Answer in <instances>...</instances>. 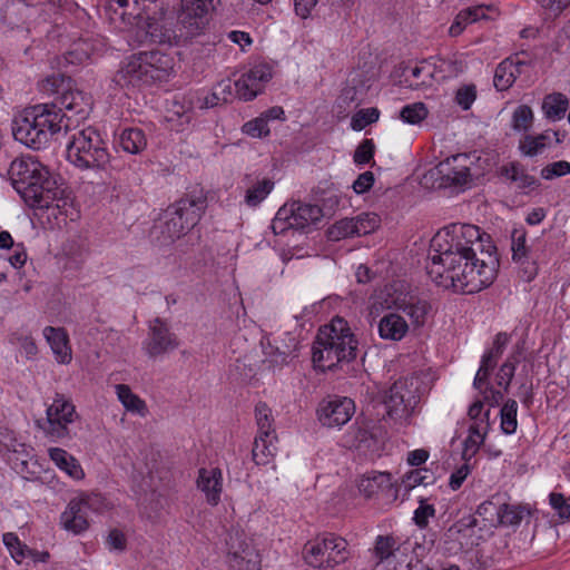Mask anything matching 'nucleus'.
Segmentation results:
<instances>
[{"mask_svg":"<svg viewBox=\"0 0 570 570\" xmlns=\"http://www.w3.org/2000/svg\"><path fill=\"white\" fill-rule=\"evenodd\" d=\"M243 132L254 138L267 136L269 134V128L266 118L259 116L253 120L247 121L243 126Z\"/></svg>","mask_w":570,"mask_h":570,"instance_id":"54","label":"nucleus"},{"mask_svg":"<svg viewBox=\"0 0 570 570\" xmlns=\"http://www.w3.org/2000/svg\"><path fill=\"white\" fill-rule=\"evenodd\" d=\"M518 403L517 401L509 399L500 411L501 416V430L504 434L511 435L517 431L518 420Z\"/></svg>","mask_w":570,"mask_h":570,"instance_id":"40","label":"nucleus"},{"mask_svg":"<svg viewBox=\"0 0 570 570\" xmlns=\"http://www.w3.org/2000/svg\"><path fill=\"white\" fill-rule=\"evenodd\" d=\"M355 413L354 401L346 396H327L317 407V417L322 425L341 428L345 425Z\"/></svg>","mask_w":570,"mask_h":570,"instance_id":"12","label":"nucleus"},{"mask_svg":"<svg viewBox=\"0 0 570 570\" xmlns=\"http://www.w3.org/2000/svg\"><path fill=\"white\" fill-rule=\"evenodd\" d=\"M116 144L125 153L137 155L146 149L147 137L142 129L138 127H128L119 132L116 139Z\"/></svg>","mask_w":570,"mask_h":570,"instance_id":"31","label":"nucleus"},{"mask_svg":"<svg viewBox=\"0 0 570 570\" xmlns=\"http://www.w3.org/2000/svg\"><path fill=\"white\" fill-rule=\"evenodd\" d=\"M476 99V87L474 85H465L460 87L455 94V102L463 109L468 110Z\"/></svg>","mask_w":570,"mask_h":570,"instance_id":"55","label":"nucleus"},{"mask_svg":"<svg viewBox=\"0 0 570 570\" xmlns=\"http://www.w3.org/2000/svg\"><path fill=\"white\" fill-rule=\"evenodd\" d=\"M67 159L80 170H106L110 154L100 132L94 127L77 130L67 144Z\"/></svg>","mask_w":570,"mask_h":570,"instance_id":"6","label":"nucleus"},{"mask_svg":"<svg viewBox=\"0 0 570 570\" xmlns=\"http://www.w3.org/2000/svg\"><path fill=\"white\" fill-rule=\"evenodd\" d=\"M428 114V108L423 102H414L404 106L400 111V117L406 124L416 125L424 120Z\"/></svg>","mask_w":570,"mask_h":570,"instance_id":"42","label":"nucleus"},{"mask_svg":"<svg viewBox=\"0 0 570 570\" xmlns=\"http://www.w3.org/2000/svg\"><path fill=\"white\" fill-rule=\"evenodd\" d=\"M43 336L50 345L56 361L60 364H69L72 360V351L67 331L62 327L46 326Z\"/></svg>","mask_w":570,"mask_h":570,"instance_id":"26","label":"nucleus"},{"mask_svg":"<svg viewBox=\"0 0 570 570\" xmlns=\"http://www.w3.org/2000/svg\"><path fill=\"white\" fill-rule=\"evenodd\" d=\"M207 207L203 193L189 194L170 205L160 218L164 243H173L186 235L200 220Z\"/></svg>","mask_w":570,"mask_h":570,"instance_id":"7","label":"nucleus"},{"mask_svg":"<svg viewBox=\"0 0 570 570\" xmlns=\"http://www.w3.org/2000/svg\"><path fill=\"white\" fill-rule=\"evenodd\" d=\"M297 347L298 341L296 336L291 333H284V337L275 340V345L269 344V350L265 353L269 356L271 363L283 366L287 364L289 360L296 357Z\"/></svg>","mask_w":570,"mask_h":570,"instance_id":"29","label":"nucleus"},{"mask_svg":"<svg viewBox=\"0 0 570 570\" xmlns=\"http://www.w3.org/2000/svg\"><path fill=\"white\" fill-rule=\"evenodd\" d=\"M381 219L374 213H363L353 217V227L357 237L374 232L380 226Z\"/></svg>","mask_w":570,"mask_h":570,"instance_id":"41","label":"nucleus"},{"mask_svg":"<svg viewBox=\"0 0 570 570\" xmlns=\"http://www.w3.org/2000/svg\"><path fill=\"white\" fill-rule=\"evenodd\" d=\"M374 184V175L372 171H364L353 183V189L356 194H364L371 189Z\"/></svg>","mask_w":570,"mask_h":570,"instance_id":"63","label":"nucleus"},{"mask_svg":"<svg viewBox=\"0 0 570 570\" xmlns=\"http://www.w3.org/2000/svg\"><path fill=\"white\" fill-rule=\"evenodd\" d=\"M531 513L528 504L499 503L497 522L503 527H518L522 521H529Z\"/></svg>","mask_w":570,"mask_h":570,"instance_id":"30","label":"nucleus"},{"mask_svg":"<svg viewBox=\"0 0 570 570\" xmlns=\"http://www.w3.org/2000/svg\"><path fill=\"white\" fill-rule=\"evenodd\" d=\"M322 217L317 205L292 202L283 205L276 213L271 228L275 235L285 234L288 229H305Z\"/></svg>","mask_w":570,"mask_h":570,"instance_id":"11","label":"nucleus"},{"mask_svg":"<svg viewBox=\"0 0 570 570\" xmlns=\"http://www.w3.org/2000/svg\"><path fill=\"white\" fill-rule=\"evenodd\" d=\"M272 76V68L268 65H255L234 82L236 97L244 101L254 99L263 91Z\"/></svg>","mask_w":570,"mask_h":570,"instance_id":"15","label":"nucleus"},{"mask_svg":"<svg viewBox=\"0 0 570 570\" xmlns=\"http://www.w3.org/2000/svg\"><path fill=\"white\" fill-rule=\"evenodd\" d=\"M473 17L471 16V12L469 11V8L461 10L453 23L451 24L449 29V33L452 37H458L462 33V31L466 28V26L473 23Z\"/></svg>","mask_w":570,"mask_h":570,"instance_id":"56","label":"nucleus"},{"mask_svg":"<svg viewBox=\"0 0 570 570\" xmlns=\"http://www.w3.org/2000/svg\"><path fill=\"white\" fill-rule=\"evenodd\" d=\"M350 557L345 539L333 533L308 541L303 549L305 562L316 569H333Z\"/></svg>","mask_w":570,"mask_h":570,"instance_id":"8","label":"nucleus"},{"mask_svg":"<svg viewBox=\"0 0 570 570\" xmlns=\"http://www.w3.org/2000/svg\"><path fill=\"white\" fill-rule=\"evenodd\" d=\"M512 259L521 263L528 258L529 246L527 245V230L524 227H515L511 233Z\"/></svg>","mask_w":570,"mask_h":570,"instance_id":"39","label":"nucleus"},{"mask_svg":"<svg viewBox=\"0 0 570 570\" xmlns=\"http://www.w3.org/2000/svg\"><path fill=\"white\" fill-rule=\"evenodd\" d=\"M88 509L89 503L86 499L71 500L60 517L63 529L73 534L86 531L89 528Z\"/></svg>","mask_w":570,"mask_h":570,"instance_id":"23","label":"nucleus"},{"mask_svg":"<svg viewBox=\"0 0 570 570\" xmlns=\"http://www.w3.org/2000/svg\"><path fill=\"white\" fill-rule=\"evenodd\" d=\"M568 106L569 100L566 95L553 92L544 97L542 110L549 120L558 121L564 117Z\"/></svg>","mask_w":570,"mask_h":570,"instance_id":"34","label":"nucleus"},{"mask_svg":"<svg viewBox=\"0 0 570 570\" xmlns=\"http://www.w3.org/2000/svg\"><path fill=\"white\" fill-rule=\"evenodd\" d=\"M394 306L411 320L414 327L424 325L431 308L425 299L415 296L397 297L394 299Z\"/></svg>","mask_w":570,"mask_h":570,"instance_id":"28","label":"nucleus"},{"mask_svg":"<svg viewBox=\"0 0 570 570\" xmlns=\"http://www.w3.org/2000/svg\"><path fill=\"white\" fill-rule=\"evenodd\" d=\"M548 137L543 134L538 136H525L520 141V149L525 156L533 157L540 154L547 146Z\"/></svg>","mask_w":570,"mask_h":570,"instance_id":"47","label":"nucleus"},{"mask_svg":"<svg viewBox=\"0 0 570 570\" xmlns=\"http://www.w3.org/2000/svg\"><path fill=\"white\" fill-rule=\"evenodd\" d=\"M495 366H493L490 363H485L484 360L481 358L480 367L474 376L473 380V387L479 390L480 392L484 390L487 385H490L488 380L490 376V373Z\"/></svg>","mask_w":570,"mask_h":570,"instance_id":"58","label":"nucleus"},{"mask_svg":"<svg viewBox=\"0 0 570 570\" xmlns=\"http://www.w3.org/2000/svg\"><path fill=\"white\" fill-rule=\"evenodd\" d=\"M274 186L273 179L253 173L243 177L239 188L243 190L245 205L257 207L272 193Z\"/></svg>","mask_w":570,"mask_h":570,"instance_id":"20","label":"nucleus"},{"mask_svg":"<svg viewBox=\"0 0 570 570\" xmlns=\"http://www.w3.org/2000/svg\"><path fill=\"white\" fill-rule=\"evenodd\" d=\"M354 236H356V234L355 228L353 227V217L341 219L328 228V237L332 240H340L342 238Z\"/></svg>","mask_w":570,"mask_h":570,"instance_id":"51","label":"nucleus"},{"mask_svg":"<svg viewBox=\"0 0 570 570\" xmlns=\"http://www.w3.org/2000/svg\"><path fill=\"white\" fill-rule=\"evenodd\" d=\"M108 9L126 24H132L136 19H150L161 6L158 0H108Z\"/></svg>","mask_w":570,"mask_h":570,"instance_id":"17","label":"nucleus"},{"mask_svg":"<svg viewBox=\"0 0 570 570\" xmlns=\"http://www.w3.org/2000/svg\"><path fill=\"white\" fill-rule=\"evenodd\" d=\"M215 90L224 104L229 102L234 97H236L234 82H232L230 79H224L219 81L215 86Z\"/></svg>","mask_w":570,"mask_h":570,"instance_id":"62","label":"nucleus"},{"mask_svg":"<svg viewBox=\"0 0 570 570\" xmlns=\"http://www.w3.org/2000/svg\"><path fill=\"white\" fill-rule=\"evenodd\" d=\"M550 504L560 518L570 519V499L567 500L561 493H551Z\"/></svg>","mask_w":570,"mask_h":570,"instance_id":"59","label":"nucleus"},{"mask_svg":"<svg viewBox=\"0 0 570 570\" xmlns=\"http://www.w3.org/2000/svg\"><path fill=\"white\" fill-rule=\"evenodd\" d=\"M116 393L118 400L128 412L138 414L142 417L147 415L148 409L146 402L142 399H140L137 394L132 393L131 389L128 385H116Z\"/></svg>","mask_w":570,"mask_h":570,"instance_id":"35","label":"nucleus"},{"mask_svg":"<svg viewBox=\"0 0 570 570\" xmlns=\"http://www.w3.org/2000/svg\"><path fill=\"white\" fill-rule=\"evenodd\" d=\"M196 483L209 505L215 507L219 503L223 492V473L220 469H199Z\"/></svg>","mask_w":570,"mask_h":570,"instance_id":"24","label":"nucleus"},{"mask_svg":"<svg viewBox=\"0 0 570 570\" xmlns=\"http://www.w3.org/2000/svg\"><path fill=\"white\" fill-rule=\"evenodd\" d=\"M48 454L56 465L71 478L76 480L83 478L85 473L81 465L66 450L60 448H50L48 450Z\"/></svg>","mask_w":570,"mask_h":570,"instance_id":"32","label":"nucleus"},{"mask_svg":"<svg viewBox=\"0 0 570 570\" xmlns=\"http://www.w3.org/2000/svg\"><path fill=\"white\" fill-rule=\"evenodd\" d=\"M70 80V78H67L61 73H53L41 81L40 90L43 94L57 95L58 97L60 96L61 91L67 88V83Z\"/></svg>","mask_w":570,"mask_h":570,"instance_id":"46","label":"nucleus"},{"mask_svg":"<svg viewBox=\"0 0 570 570\" xmlns=\"http://www.w3.org/2000/svg\"><path fill=\"white\" fill-rule=\"evenodd\" d=\"M532 120V109L527 105H521L513 112L512 127L514 130L525 131L531 127Z\"/></svg>","mask_w":570,"mask_h":570,"instance_id":"48","label":"nucleus"},{"mask_svg":"<svg viewBox=\"0 0 570 570\" xmlns=\"http://www.w3.org/2000/svg\"><path fill=\"white\" fill-rule=\"evenodd\" d=\"M357 344L347 322L337 316L318 330L313 346V362L322 370H333L338 363L356 357Z\"/></svg>","mask_w":570,"mask_h":570,"instance_id":"5","label":"nucleus"},{"mask_svg":"<svg viewBox=\"0 0 570 570\" xmlns=\"http://www.w3.org/2000/svg\"><path fill=\"white\" fill-rule=\"evenodd\" d=\"M229 564L230 570H259L257 556L253 552H246L244 556L233 553Z\"/></svg>","mask_w":570,"mask_h":570,"instance_id":"50","label":"nucleus"},{"mask_svg":"<svg viewBox=\"0 0 570 570\" xmlns=\"http://www.w3.org/2000/svg\"><path fill=\"white\" fill-rule=\"evenodd\" d=\"M12 187L35 209H48L56 217L68 214L71 200L47 167L33 158L14 159L8 170Z\"/></svg>","mask_w":570,"mask_h":570,"instance_id":"2","label":"nucleus"},{"mask_svg":"<svg viewBox=\"0 0 570 570\" xmlns=\"http://www.w3.org/2000/svg\"><path fill=\"white\" fill-rule=\"evenodd\" d=\"M175 59L158 49L139 51L124 59L114 76V82L127 89H141L167 81L174 73Z\"/></svg>","mask_w":570,"mask_h":570,"instance_id":"3","label":"nucleus"},{"mask_svg":"<svg viewBox=\"0 0 570 570\" xmlns=\"http://www.w3.org/2000/svg\"><path fill=\"white\" fill-rule=\"evenodd\" d=\"M358 491L366 498L382 495L387 500L397 498V489L387 472L372 471L363 474L357 481Z\"/></svg>","mask_w":570,"mask_h":570,"instance_id":"19","label":"nucleus"},{"mask_svg":"<svg viewBox=\"0 0 570 570\" xmlns=\"http://www.w3.org/2000/svg\"><path fill=\"white\" fill-rule=\"evenodd\" d=\"M255 421L257 425V435L274 436V416L272 409L264 402H258L255 406Z\"/></svg>","mask_w":570,"mask_h":570,"instance_id":"38","label":"nucleus"},{"mask_svg":"<svg viewBox=\"0 0 570 570\" xmlns=\"http://www.w3.org/2000/svg\"><path fill=\"white\" fill-rule=\"evenodd\" d=\"M209 11L200 7H181L176 20L178 40L185 42L204 35L209 24Z\"/></svg>","mask_w":570,"mask_h":570,"instance_id":"14","label":"nucleus"},{"mask_svg":"<svg viewBox=\"0 0 570 570\" xmlns=\"http://www.w3.org/2000/svg\"><path fill=\"white\" fill-rule=\"evenodd\" d=\"M487 426L483 421L473 422L469 428V435L464 440L462 456L465 461L471 460L479 451L480 445L484 442Z\"/></svg>","mask_w":570,"mask_h":570,"instance_id":"37","label":"nucleus"},{"mask_svg":"<svg viewBox=\"0 0 570 570\" xmlns=\"http://www.w3.org/2000/svg\"><path fill=\"white\" fill-rule=\"evenodd\" d=\"M397 550L396 540L392 535H377L374 544V556L379 561L392 557Z\"/></svg>","mask_w":570,"mask_h":570,"instance_id":"43","label":"nucleus"},{"mask_svg":"<svg viewBox=\"0 0 570 570\" xmlns=\"http://www.w3.org/2000/svg\"><path fill=\"white\" fill-rule=\"evenodd\" d=\"M466 155H454L441 161L436 169L444 183L453 186H464L470 181V168Z\"/></svg>","mask_w":570,"mask_h":570,"instance_id":"21","label":"nucleus"},{"mask_svg":"<svg viewBox=\"0 0 570 570\" xmlns=\"http://www.w3.org/2000/svg\"><path fill=\"white\" fill-rule=\"evenodd\" d=\"M62 128V115L56 105L39 104L23 109L12 120V135L17 141L35 150L48 146Z\"/></svg>","mask_w":570,"mask_h":570,"instance_id":"4","label":"nucleus"},{"mask_svg":"<svg viewBox=\"0 0 570 570\" xmlns=\"http://www.w3.org/2000/svg\"><path fill=\"white\" fill-rule=\"evenodd\" d=\"M531 63L527 51H521L505 58L495 68L494 87L500 91L509 89L524 71V68L530 67Z\"/></svg>","mask_w":570,"mask_h":570,"instance_id":"18","label":"nucleus"},{"mask_svg":"<svg viewBox=\"0 0 570 570\" xmlns=\"http://www.w3.org/2000/svg\"><path fill=\"white\" fill-rule=\"evenodd\" d=\"M501 175L511 183H514L519 189L532 188L537 185V179L529 175L525 168L519 163H510L503 166L501 168Z\"/></svg>","mask_w":570,"mask_h":570,"instance_id":"36","label":"nucleus"},{"mask_svg":"<svg viewBox=\"0 0 570 570\" xmlns=\"http://www.w3.org/2000/svg\"><path fill=\"white\" fill-rule=\"evenodd\" d=\"M409 328L405 318L395 312L384 314L377 322L379 336L385 341L399 342L403 340Z\"/></svg>","mask_w":570,"mask_h":570,"instance_id":"27","label":"nucleus"},{"mask_svg":"<svg viewBox=\"0 0 570 570\" xmlns=\"http://www.w3.org/2000/svg\"><path fill=\"white\" fill-rule=\"evenodd\" d=\"M429 277L443 288L474 294L497 278L499 259L490 236L471 224H450L431 239Z\"/></svg>","mask_w":570,"mask_h":570,"instance_id":"1","label":"nucleus"},{"mask_svg":"<svg viewBox=\"0 0 570 570\" xmlns=\"http://www.w3.org/2000/svg\"><path fill=\"white\" fill-rule=\"evenodd\" d=\"M517 363V357H508L507 361L500 366L495 375V383L498 386L502 387L504 392L509 391L511 381L514 376Z\"/></svg>","mask_w":570,"mask_h":570,"instance_id":"44","label":"nucleus"},{"mask_svg":"<svg viewBox=\"0 0 570 570\" xmlns=\"http://www.w3.org/2000/svg\"><path fill=\"white\" fill-rule=\"evenodd\" d=\"M509 338L510 337L507 333H498L495 335L493 346L483 354L482 360H484L485 363H490L495 366L509 343Z\"/></svg>","mask_w":570,"mask_h":570,"instance_id":"45","label":"nucleus"},{"mask_svg":"<svg viewBox=\"0 0 570 570\" xmlns=\"http://www.w3.org/2000/svg\"><path fill=\"white\" fill-rule=\"evenodd\" d=\"M77 419L78 413L72 402L65 395L57 394L52 404L47 407L46 419L37 424L50 441L61 442L72 438L71 425Z\"/></svg>","mask_w":570,"mask_h":570,"instance_id":"9","label":"nucleus"},{"mask_svg":"<svg viewBox=\"0 0 570 570\" xmlns=\"http://www.w3.org/2000/svg\"><path fill=\"white\" fill-rule=\"evenodd\" d=\"M498 507L499 504L495 503L493 499L484 501L478 507L476 514L493 523V517L497 518Z\"/></svg>","mask_w":570,"mask_h":570,"instance_id":"64","label":"nucleus"},{"mask_svg":"<svg viewBox=\"0 0 570 570\" xmlns=\"http://www.w3.org/2000/svg\"><path fill=\"white\" fill-rule=\"evenodd\" d=\"M435 509L433 504L428 503V500L421 498L419 500V507L414 511L413 521L420 528L424 529L429 524V519L434 517Z\"/></svg>","mask_w":570,"mask_h":570,"instance_id":"52","label":"nucleus"},{"mask_svg":"<svg viewBox=\"0 0 570 570\" xmlns=\"http://www.w3.org/2000/svg\"><path fill=\"white\" fill-rule=\"evenodd\" d=\"M570 174V163L566 160H558L548 164L541 169V177L546 180L563 177Z\"/></svg>","mask_w":570,"mask_h":570,"instance_id":"53","label":"nucleus"},{"mask_svg":"<svg viewBox=\"0 0 570 570\" xmlns=\"http://www.w3.org/2000/svg\"><path fill=\"white\" fill-rule=\"evenodd\" d=\"M471 473V468L468 463L462 464L459 469H456L451 475L449 480V485L452 490H458L461 488L468 475Z\"/></svg>","mask_w":570,"mask_h":570,"instance_id":"61","label":"nucleus"},{"mask_svg":"<svg viewBox=\"0 0 570 570\" xmlns=\"http://www.w3.org/2000/svg\"><path fill=\"white\" fill-rule=\"evenodd\" d=\"M146 33L151 42L159 45L179 43L176 22L171 18L147 19Z\"/></svg>","mask_w":570,"mask_h":570,"instance_id":"25","label":"nucleus"},{"mask_svg":"<svg viewBox=\"0 0 570 570\" xmlns=\"http://www.w3.org/2000/svg\"><path fill=\"white\" fill-rule=\"evenodd\" d=\"M469 11L471 12V16L473 17V21H480V20H493L495 17L499 16L498 9L491 6H475L470 7Z\"/></svg>","mask_w":570,"mask_h":570,"instance_id":"60","label":"nucleus"},{"mask_svg":"<svg viewBox=\"0 0 570 570\" xmlns=\"http://www.w3.org/2000/svg\"><path fill=\"white\" fill-rule=\"evenodd\" d=\"M374 144L371 139L363 140L354 153V161L358 165L370 163L374 155Z\"/></svg>","mask_w":570,"mask_h":570,"instance_id":"57","label":"nucleus"},{"mask_svg":"<svg viewBox=\"0 0 570 570\" xmlns=\"http://www.w3.org/2000/svg\"><path fill=\"white\" fill-rule=\"evenodd\" d=\"M436 66L429 60H422L414 66L403 68L402 76L405 86L413 90L431 88L435 81Z\"/></svg>","mask_w":570,"mask_h":570,"instance_id":"22","label":"nucleus"},{"mask_svg":"<svg viewBox=\"0 0 570 570\" xmlns=\"http://www.w3.org/2000/svg\"><path fill=\"white\" fill-rule=\"evenodd\" d=\"M179 345L177 336L170 332L167 324L159 317L149 323L147 338L142 342V350L150 358H158Z\"/></svg>","mask_w":570,"mask_h":570,"instance_id":"13","label":"nucleus"},{"mask_svg":"<svg viewBox=\"0 0 570 570\" xmlns=\"http://www.w3.org/2000/svg\"><path fill=\"white\" fill-rule=\"evenodd\" d=\"M419 403L417 380L414 377L400 379L385 392L386 413L395 422H407Z\"/></svg>","mask_w":570,"mask_h":570,"instance_id":"10","label":"nucleus"},{"mask_svg":"<svg viewBox=\"0 0 570 570\" xmlns=\"http://www.w3.org/2000/svg\"><path fill=\"white\" fill-rule=\"evenodd\" d=\"M379 116L380 111L376 108L361 109L352 117L351 127L357 131L363 130L368 125L377 121Z\"/></svg>","mask_w":570,"mask_h":570,"instance_id":"49","label":"nucleus"},{"mask_svg":"<svg viewBox=\"0 0 570 570\" xmlns=\"http://www.w3.org/2000/svg\"><path fill=\"white\" fill-rule=\"evenodd\" d=\"M91 97L77 88H72L70 80L67 83V88L61 91L52 105H56L62 118L79 117L85 119L91 110Z\"/></svg>","mask_w":570,"mask_h":570,"instance_id":"16","label":"nucleus"},{"mask_svg":"<svg viewBox=\"0 0 570 570\" xmlns=\"http://www.w3.org/2000/svg\"><path fill=\"white\" fill-rule=\"evenodd\" d=\"M277 435L274 436H263L256 435L254 440V446L252 450L253 460L258 465H265L271 462V460L276 454V445Z\"/></svg>","mask_w":570,"mask_h":570,"instance_id":"33","label":"nucleus"}]
</instances>
